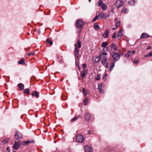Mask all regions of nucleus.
<instances>
[{"mask_svg":"<svg viewBox=\"0 0 152 152\" xmlns=\"http://www.w3.org/2000/svg\"><path fill=\"white\" fill-rule=\"evenodd\" d=\"M126 10H127L125 8H124L122 9V12H123L124 13H125L126 12Z\"/></svg>","mask_w":152,"mask_h":152,"instance_id":"nucleus-42","label":"nucleus"},{"mask_svg":"<svg viewBox=\"0 0 152 152\" xmlns=\"http://www.w3.org/2000/svg\"><path fill=\"white\" fill-rule=\"evenodd\" d=\"M12 152H16L15 151H12Z\"/></svg>","mask_w":152,"mask_h":152,"instance_id":"nucleus-55","label":"nucleus"},{"mask_svg":"<svg viewBox=\"0 0 152 152\" xmlns=\"http://www.w3.org/2000/svg\"><path fill=\"white\" fill-rule=\"evenodd\" d=\"M107 54L106 52H101L99 56V57L100 58H102V63H103L104 62H106L107 60V58L106 56Z\"/></svg>","mask_w":152,"mask_h":152,"instance_id":"nucleus-2","label":"nucleus"},{"mask_svg":"<svg viewBox=\"0 0 152 152\" xmlns=\"http://www.w3.org/2000/svg\"><path fill=\"white\" fill-rule=\"evenodd\" d=\"M77 120V118L76 117H75L72 119L71 120V122H72L75 121H76Z\"/></svg>","mask_w":152,"mask_h":152,"instance_id":"nucleus-39","label":"nucleus"},{"mask_svg":"<svg viewBox=\"0 0 152 152\" xmlns=\"http://www.w3.org/2000/svg\"><path fill=\"white\" fill-rule=\"evenodd\" d=\"M121 22L120 21H118L117 23L115 24V26L116 28H117L120 25Z\"/></svg>","mask_w":152,"mask_h":152,"instance_id":"nucleus-38","label":"nucleus"},{"mask_svg":"<svg viewBox=\"0 0 152 152\" xmlns=\"http://www.w3.org/2000/svg\"><path fill=\"white\" fill-rule=\"evenodd\" d=\"M83 67V69H85L86 68V65L85 64H83L82 65Z\"/></svg>","mask_w":152,"mask_h":152,"instance_id":"nucleus-43","label":"nucleus"},{"mask_svg":"<svg viewBox=\"0 0 152 152\" xmlns=\"http://www.w3.org/2000/svg\"><path fill=\"white\" fill-rule=\"evenodd\" d=\"M9 141V138L5 139L3 141H2V143L3 144H5L7 143Z\"/></svg>","mask_w":152,"mask_h":152,"instance_id":"nucleus-20","label":"nucleus"},{"mask_svg":"<svg viewBox=\"0 0 152 152\" xmlns=\"http://www.w3.org/2000/svg\"><path fill=\"white\" fill-rule=\"evenodd\" d=\"M133 62L135 64H137L138 63V61L137 60H134L133 61Z\"/></svg>","mask_w":152,"mask_h":152,"instance_id":"nucleus-44","label":"nucleus"},{"mask_svg":"<svg viewBox=\"0 0 152 152\" xmlns=\"http://www.w3.org/2000/svg\"><path fill=\"white\" fill-rule=\"evenodd\" d=\"M125 56L127 57H129L132 56V55L130 51H128L127 53L125 54Z\"/></svg>","mask_w":152,"mask_h":152,"instance_id":"nucleus-24","label":"nucleus"},{"mask_svg":"<svg viewBox=\"0 0 152 152\" xmlns=\"http://www.w3.org/2000/svg\"><path fill=\"white\" fill-rule=\"evenodd\" d=\"M46 132V131H45V132Z\"/></svg>","mask_w":152,"mask_h":152,"instance_id":"nucleus-59","label":"nucleus"},{"mask_svg":"<svg viewBox=\"0 0 152 152\" xmlns=\"http://www.w3.org/2000/svg\"><path fill=\"white\" fill-rule=\"evenodd\" d=\"M100 74H98L96 77L95 79L96 80H100Z\"/></svg>","mask_w":152,"mask_h":152,"instance_id":"nucleus-32","label":"nucleus"},{"mask_svg":"<svg viewBox=\"0 0 152 152\" xmlns=\"http://www.w3.org/2000/svg\"><path fill=\"white\" fill-rule=\"evenodd\" d=\"M107 76V75L106 73H105L103 77V79L104 80H105L106 79V77Z\"/></svg>","mask_w":152,"mask_h":152,"instance_id":"nucleus-36","label":"nucleus"},{"mask_svg":"<svg viewBox=\"0 0 152 152\" xmlns=\"http://www.w3.org/2000/svg\"><path fill=\"white\" fill-rule=\"evenodd\" d=\"M33 141H30L29 140H27L26 141H23V142H22L21 143V144L22 145H28L29 143L33 142Z\"/></svg>","mask_w":152,"mask_h":152,"instance_id":"nucleus-12","label":"nucleus"},{"mask_svg":"<svg viewBox=\"0 0 152 152\" xmlns=\"http://www.w3.org/2000/svg\"><path fill=\"white\" fill-rule=\"evenodd\" d=\"M103 51H105V49L104 48L103 49Z\"/></svg>","mask_w":152,"mask_h":152,"instance_id":"nucleus-54","label":"nucleus"},{"mask_svg":"<svg viewBox=\"0 0 152 152\" xmlns=\"http://www.w3.org/2000/svg\"><path fill=\"white\" fill-rule=\"evenodd\" d=\"M108 45V43L106 42H103L102 45V47L105 48Z\"/></svg>","mask_w":152,"mask_h":152,"instance_id":"nucleus-21","label":"nucleus"},{"mask_svg":"<svg viewBox=\"0 0 152 152\" xmlns=\"http://www.w3.org/2000/svg\"><path fill=\"white\" fill-rule=\"evenodd\" d=\"M112 47L114 49L115 51L117 50V46L115 45L114 44H112Z\"/></svg>","mask_w":152,"mask_h":152,"instance_id":"nucleus-26","label":"nucleus"},{"mask_svg":"<svg viewBox=\"0 0 152 152\" xmlns=\"http://www.w3.org/2000/svg\"><path fill=\"white\" fill-rule=\"evenodd\" d=\"M148 37H149L148 34H146V33H143L141 35L140 38H147Z\"/></svg>","mask_w":152,"mask_h":152,"instance_id":"nucleus-17","label":"nucleus"},{"mask_svg":"<svg viewBox=\"0 0 152 152\" xmlns=\"http://www.w3.org/2000/svg\"><path fill=\"white\" fill-rule=\"evenodd\" d=\"M117 18H115V21H117Z\"/></svg>","mask_w":152,"mask_h":152,"instance_id":"nucleus-51","label":"nucleus"},{"mask_svg":"<svg viewBox=\"0 0 152 152\" xmlns=\"http://www.w3.org/2000/svg\"><path fill=\"white\" fill-rule=\"evenodd\" d=\"M116 33H114L113 35L112 36V37L113 38H115L116 37Z\"/></svg>","mask_w":152,"mask_h":152,"instance_id":"nucleus-41","label":"nucleus"},{"mask_svg":"<svg viewBox=\"0 0 152 152\" xmlns=\"http://www.w3.org/2000/svg\"><path fill=\"white\" fill-rule=\"evenodd\" d=\"M135 0H131V1H129V2H128V3L130 4V5H133L134 4V2H135Z\"/></svg>","mask_w":152,"mask_h":152,"instance_id":"nucleus-35","label":"nucleus"},{"mask_svg":"<svg viewBox=\"0 0 152 152\" xmlns=\"http://www.w3.org/2000/svg\"><path fill=\"white\" fill-rule=\"evenodd\" d=\"M103 64V65L105 66L106 67L108 68L109 67V64H108L106 62H104L103 63H102Z\"/></svg>","mask_w":152,"mask_h":152,"instance_id":"nucleus-31","label":"nucleus"},{"mask_svg":"<svg viewBox=\"0 0 152 152\" xmlns=\"http://www.w3.org/2000/svg\"><path fill=\"white\" fill-rule=\"evenodd\" d=\"M34 55V53L33 52H30L28 53V55L29 56H33Z\"/></svg>","mask_w":152,"mask_h":152,"instance_id":"nucleus-40","label":"nucleus"},{"mask_svg":"<svg viewBox=\"0 0 152 152\" xmlns=\"http://www.w3.org/2000/svg\"><path fill=\"white\" fill-rule=\"evenodd\" d=\"M88 134H91V131L89 130L88 131Z\"/></svg>","mask_w":152,"mask_h":152,"instance_id":"nucleus-47","label":"nucleus"},{"mask_svg":"<svg viewBox=\"0 0 152 152\" xmlns=\"http://www.w3.org/2000/svg\"><path fill=\"white\" fill-rule=\"evenodd\" d=\"M151 48V47L150 46H148V48H147V49H150Z\"/></svg>","mask_w":152,"mask_h":152,"instance_id":"nucleus-50","label":"nucleus"},{"mask_svg":"<svg viewBox=\"0 0 152 152\" xmlns=\"http://www.w3.org/2000/svg\"><path fill=\"white\" fill-rule=\"evenodd\" d=\"M62 79H61V81H62Z\"/></svg>","mask_w":152,"mask_h":152,"instance_id":"nucleus-60","label":"nucleus"},{"mask_svg":"<svg viewBox=\"0 0 152 152\" xmlns=\"http://www.w3.org/2000/svg\"><path fill=\"white\" fill-rule=\"evenodd\" d=\"M82 92L83 94L85 96H86L87 95V93L85 88H83Z\"/></svg>","mask_w":152,"mask_h":152,"instance_id":"nucleus-27","label":"nucleus"},{"mask_svg":"<svg viewBox=\"0 0 152 152\" xmlns=\"http://www.w3.org/2000/svg\"><path fill=\"white\" fill-rule=\"evenodd\" d=\"M101 7L102 8L103 11L105 10L107 8V6H106L105 4L104 3H103L102 4Z\"/></svg>","mask_w":152,"mask_h":152,"instance_id":"nucleus-13","label":"nucleus"},{"mask_svg":"<svg viewBox=\"0 0 152 152\" xmlns=\"http://www.w3.org/2000/svg\"><path fill=\"white\" fill-rule=\"evenodd\" d=\"M103 1L102 0H99L98 2V6H101V5L103 4Z\"/></svg>","mask_w":152,"mask_h":152,"instance_id":"nucleus-33","label":"nucleus"},{"mask_svg":"<svg viewBox=\"0 0 152 152\" xmlns=\"http://www.w3.org/2000/svg\"><path fill=\"white\" fill-rule=\"evenodd\" d=\"M7 150L9 152H10V148L9 147H7Z\"/></svg>","mask_w":152,"mask_h":152,"instance_id":"nucleus-49","label":"nucleus"},{"mask_svg":"<svg viewBox=\"0 0 152 152\" xmlns=\"http://www.w3.org/2000/svg\"><path fill=\"white\" fill-rule=\"evenodd\" d=\"M18 132H16V134L15 135V138L16 139V141H18V138H19V135L18 134Z\"/></svg>","mask_w":152,"mask_h":152,"instance_id":"nucleus-28","label":"nucleus"},{"mask_svg":"<svg viewBox=\"0 0 152 152\" xmlns=\"http://www.w3.org/2000/svg\"><path fill=\"white\" fill-rule=\"evenodd\" d=\"M150 56V55L149 54V53L146 54V55H145V57H148Z\"/></svg>","mask_w":152,"mask_h":152,"instance_id":"nucleus-46","label":"nucleus"},{"mask_svg":"<svg viewBox=\"0 0 152 152\" xmlns=\"http://www.w3.org/2000/svg\"><path fill=\"white\" fill-rule=\"evenodd\" d=\"M23 92L27 95H29L30 90L28 88H26L23 90Z\"/></svg>","mask_w":152,"mask_h":152,"instance_id":"nucleus-18","label":"nucleus"},{"mask_svg":"<svg viewBox=\"0 0 152 152\" xmlns=\"http://www.w3.org/2000/svg\"><path fill=\"white\" fill-rule=\"evenodd\" d=\"M78 69H80V68H79V67H78Z\"/></svg>","mask_w":152,"mask_h":152,"instance_id":"nucleus-61","label":"nucleus"},{"mask_svg":"<svg viewBox=\"0 0 152 152\" xmlns=\"http://www.w3.org/2000/svg\"><path fill=\"white\" fill-rule=\"evenodd\" d=\"M18 63H19V61H18Z\"/></svg>","mask_w":152,"mask_h":152,"instance_id":"nucleus-62","label":"nucleus"},{"mask_svg":"<svg viewBox=\"0 0 152 152\" xmlns=\"http://www.w3.org/2000/svg\"><path fill=\"white\" fill-rule=\"evenodd\" d=\"M102 85L101 83L99 84L98 85V89L100 93H102L103 92L102 88Z\"/></svg>","mask_w":152,"mask_h":152,"instance_id":"nucleus-10","label":"nucleus"},{"mask_svg":"<svg viewBox=\"0 0 152 152\" xmlns=\"http://www.w3.org/2000/svg\"><path fill=\"white\" fill-rule=\"evenodd\" d=\"M109 31L108 30H106L105 31L104 34H103V36L104 38H107L108 37V34Z\"/></svg>","mask_w":152,"mask_h":152,"instance_id":"nucleus-14","label":"nucleus"},{"mask_svg":"<svg viewBox=\"0 0 152 152\" xmlns=\"http://www.w3.org/2000/svg\"><path fill=\"white\" fill-rule=\"evenodd\" d=\"M89 1L91 2V0H89Z\"/></svg>","mask_w":152,"mask_h":152,"instance_id":"nucleus-57","label":"nucleus"},{"mask_svg":"<svg viewBox=\"0 0 152 152\" xmlns=\"http://www.w3.org/2000/svg\"><path fill=\"white\" fill-rule=\"evenodd\" d=\"M84 139L83 136L79 134L77 135L76 137V140L77 142H82Z\"/></svg>","mask_w":152,"mask_h":152,"instance_id":"nucleus-6","label":"nucleus"},{"mask_svg":"<svg viewBox=\"0 0 152 152\" xmlns=\"http://www.w3.org/2000/svg\"><path fill=\"white\" fill-rule=\"evenodd\" d=\"M38 33H40V30H39L38 31Z\"/></svg>","mask_w":152,"mask_h":152,"instance_id":"nucleus-53","label":"nucleus"},{"mask_svg":"<svg viewBox=\"0 0 152 152\" xmlns=\"http://www.w3.org/2000/svg\"><path fill=\"white\" fill-rule=\"evenodd\" d=\"M111 55L112 56L113 59L115 61L118 60L120 57L119 53H111Z\"/></svg>","mask_w":152,"mask_h":152,"instance_id":"nucleus-4","label":"nucleus"},{"mask_svg":"<svg viewBox=\"0 0 152 152\" xmlns=\"http://www.w3.org/2000/svg\"><path fill=\"white\" fill-rule=\"evenodd\" d=\"M59 62L60 63H62V61H59Z\"/></svg>","mask_w":152,"mask_h":152,"instance_id":"nucleus-52","label":"nucleus"},{"mask_svg":"<svg viewBox=\"0 0 152 152\" xmlns=\"http://www.w3.org/2000/svg\"><path fill=\"white\" fill-rule=\"evenodd\" d=\"M91 117V115L88 113H87L85 116V118L86 121H88Z\"/></svg>","mask_w":152,"mask_h":152,"instance_id":"nucleus-16","label":"nucleus"},{"mask_svg":"<svg viewBox=\"0 0 152 152\" xmlns=\"http://www.w3.org/2000/svg\"><path fill=\"white\" fill-rule=\"evenodd\" d=\"M34 95L35 96L36 98H38L39 97V93L37 91H34V92H33L31 94V96H33Z\"/></svg>","mask_w":152,"mask_h":152,"instance_id":"nucleus-15","label":"nucleus"},{"mask_svg":"<svg viewBox=\"0 0 152 152\" xmlns=\"http://www.w3.org/2000/svg\"><path fill=\"white\" fill-rule=\"evenodd\" d=\"M94 28L96 30H98L99 28V27L97 23H95L94 24Z\"/></svg>","mask_w":152,"mask_h":152,"instance_id":"nucleus-22","label":"nucleus"},{"mask_svg":"<svg viewBox=\"0 0 152 152\" xmlns=\"http://www.w3.org/2000/svg\"><path fill=\"white\" fill-rule=\"evenodd\" d=\"M122 30H121L118 33L117 38L118 39H120L121 38V36L122 35Z\"/></svg>","mask_w":152,"mask_h":152,"instance_id":"nucleus-19","label":"nucleus"},{"mask_svg":"<svg viewBox=\"0 0 152 152\" xmlns=\"http://www.w3.org/2000/svg\"><path fill=\"white\" fill-rule=\"evenodd\" d=\"M75 25L78 28L80 29L83 27V22L82 20L79 19L77 20Z\"/></svg>","mask_w":152,"mask_h":152,"instance_id":"nucleus-3","label":"nucleus"},{"mask_svg":"<svg viewBox=\"0 0 152 152\" xmlns=\"http://www.w3.org/2000/svg\"><path fill=\"white\" fill-rule=\"evenodd\" d=\"M25 61H24L23 58H21L20 60V64H21L22 65H25Z\"/></svg>","mask_w":152,"mask_h":152,"instance_id":"nucleus-23","label":"nucleus"},{"mask_svg":"<svg viewBox=\"0 0 152 152\" xmlns=\"http://www.w3.org/2000/svg\"><path fill=\"white\" fill-rule=\"evenodd\" d=\"M123 4V2L121 0H117L115 2V4L118 8L122 6Z\"/></svg>","mask_w":152,"mask_h":152,"instance_id":"nucleus-5","label":"nucleus"},{"mask_svg":"<svg viewBox=\"0 0 152 152\" xmlns=\"http://www.w3.org/2000/svg\"><path fill=\"white\" fill-rule=\"evenodd\" d=\"M149 54L150 55V56H152V52H149Z\"/></svg>","mask_w":152,"mask_h":152,"instance_id":"nucleus-48","label":"nucleus"},{"mask_svg":"<svg viewBox=\"0 0 152 152\" xmlns=\"http://www.w3.org/2000/svg\"><path fill=\"white\" fill-rule=\"evenodd\" d=\"M85 73H86V72H85V71H83L81 72V73L80 75V76L82 78H83L85 77Z\"/></svg>","mask_w":152,"mask_h":152,"instance_id":"nucleus-30","label":"nucleus"},{"mask_svg":"<svg viewBox=\"0 0 152 152\" xmlns=\"http://www.w3.org/2000/svg\"><path fill=\"white\" fill-rule=\"evenodd\" d=\"M115 61L113 60L111 64V66L110 67L109 70L110 71H111L113 69V68L114 67L115 64Z\"/></svg>","mask_w":152,"mask_h":152,"instance_id":"nucleus-11","label":"nucleus"},{"mask_svg":"<svg viewBox=\"0 0 152 152\" xmlns=\"http://www.w3.org/2000/svg\"><path fill=\"white\" fill-rule=\"evenodd\" d=\"M88 98H85V100L84 101V105H86L88 103Z\"/></svg>","mask_w":152,"mask_h":152,"instance_id":"nucleus-29","label":"nucleus"},{"mask_svg":"<svg viewBox=\"0 0 152 152\" xmlns=\"http://www.w3.org/2000/svg\"><path fill=\"white\" fill-rule=\"evenodd\" d=\"M74 46L75 47L74 53L75 55L77 57H78L79 55V50L81 46V42L79 40L77 41V42L75 43Z\"/></svg>","mask_w":152,"mask_h":152,"instance_id":"nucleus-1","label":"nucleus"},{"mask_svg":"<svg viewBox=\"0 0 152 152\" xmlns=\"http://www.w3.org/2000/svg\"><path fill=\"white\" fill-rule=\"evenodd\" d=\"M24 88V85L22 83H20V89L23 90Z\"/></svg>","mask_w":152,"mask_h":152,"instance_id":"nucleus-34","label":"nucleus"},{"mask_svg":"<svg viewBox=\"0 0 152 152\" xmlns=\"http://www.w3.org/2000/svg\"><path fill=\"white\" fill-rule=\"evenodd\" d=\"M18 87H19V83L18 84Z\"/></svg>","mask_w":152,"mask_h":152,"instance_id":"nucleus-56","label":"nucleus"},{"mask_svg":"<svg viewBox=\"0 0 152 152\" xmlns=\"http://www.w3.org/2000/svg\"><path fill=\"white\" fill-rule=\"evenodd\" d=\"M99 18V16L97 15L92 20V22H95Z\"/></svg>","mask_w":152,"mask_h":152,"instance_id":"nucleus-37","label":"nucleus"},{"mask_svg":"<svg viewBox=\"0 0 152 152\" xmlns=\"http://www.w3.org/2000/svg\"><path fill=\"white\" fill-rule=\"evenodd\" d=\"M132 54H134L135 53V50H133L131 52Z\"/></svg>","mask_w":152,"mask_h":152,"instance_id":"nucleus-45","label":"nucleus"},{"mask_svg":"<svg viewBox=\"0 0 152 152\" xmlns=\"http://www.w3.org/2000/svg\"><path fill=\"white\" fill-rule=\"evenodd\" d=\"M46 42L47 43L51 45H52L53 43V42L49 39H46Z\"/></svg>","mask_w":152,"mask_h":152,"instance_id":"nucleus-25","label":"nucleus"},{"mask_svg":"<svg viewBox=\"0 0 152 152\" xmlns=\"http://www.w3.org/2000/svg\"><path fill=\"white\" fill-rule=\"evenodd\" d=\"M98 15L99 17H101V18H105L109 16V15H107L104 14L102 12H99L98 14Z\"/></svg>","mask_w":152,"mask_h":152,"instance_id":"nucleus-9","label":"nucleus"},{"mask_svg":"<svg viewBox=\"0 0 152 152\" xmlns=\"http://www.w3.org/2000/svg\"><path fill=\"white\" fill-rule=\"evenodd\" d=\"M85 152H93V150L91 147L88 145H86L84 147Z\"/></svg>","mask_w":152,"mask_h":152,"instance_id":"nucleus-7","label":"nucleus"},{"mask_svg":"<svg viewBox=\"0 0 152 152\" xmlns=\"http://www.w3.org/2000/svg\"><path fill=\"white\" fill-rule=\"evenodd\" d=\"M19 146V141H18H18L15 140V143L13 146V148L14 149L16 150L18 148Z\"/></svg>","mask_w":152,"mask_h":152,"instance_id":"nucleus-8","label":"nucleus"},{"mask_svg":"<svg viewBox=\"0 0 152 152\" xmlns=\"http://www.w3.org/2000/svg\"><path fill=\"white\" fill-rule=\"evenodd\" d=\"M113 30H115V28H113Z\"/></svg>","mask_w":152,"mask_h":152,"instance_id":"nucleus-58","label":"nucleus"}]
</instances>
